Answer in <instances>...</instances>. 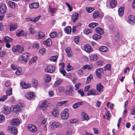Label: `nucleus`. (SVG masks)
Masks as SVG:
<instances>
[{"label": "nucleus", "instance_id": "1", "mask_svg": "<svg viewBox=\"0 0 135 135\" xmlns=\"http://www.w3.org/2000/svg\"><path fill=\"white\" fill-rule=\"evenodd\" d=\"M24 106V104L22 103H18L16 105L12 106L11 108L13 111L16 113L18 112H21Z\"/></svg>", "mask_w": 135, "mask_h": 135}, {"label": "nucleus", "instance_id": "2", "mask_svg": "<svg viewBox=\"0 0 135 135\" xmlns=\"http://www.w3.org/2000/svg\"><path fill=\"white\" fill-rule=\"evenodd\" d=\"M30 56V54L27 52H25L20 56L18 58V60L20 62L26 63L27 59Z\"/></svg>", "mask_w": 135, "mask_h": 135}, {"label": "nucleus", "instance_id": "3", "mask_svg": "<svg viewBox=\"0 0 135 135\" xmlns=\"http://www.w3.org/2000/svg\"><path fill=\"white\" fill-rule=\"evenodd\" d=\"M68 109H65L61 112V116L63 119H67L69 117Z\"/></svg>", "mask_w": 135, "mask_h": 135}, {"label": "nucleus", "instance_id": "4", "mask_svg": "<svg viewBox=\"0 0 135 135\" xmlns=\"http://www.w3.org/2000/svg\"><path fill=\"white\" fill-rule=\"evenodd\" d=\"M55 68L54 66L49 65L46 67L45 69V72L49 73H52L54 71Z\"/></svg>", "mask_w": 135, "mask_h": 135}, {"label": "nucleus", "instance_id": "5", "mask_svg": "<svg viewBox=\"0 0 135 135\" xmlns=\"http://www.w3.org/2000/svg\"><path fill=\"white\" fill-rule=\"evenodd\" d=\"M99 95L98 91L95 89H92L89 90L87 94L88 96L93 95L96 96Z\"/></svg>", "mask_w": 135, "mask_h": 135}, {"label": "nucleus", "instance_id": "6", "mask_svg": "<svg viewBox=\"0 0 135 135\" xmlns=\"http://www.w3.org/2000/svg\"><path fill=\"white\" fill-rule=\"evenodd\" d=\"M103 73V70L102 68H100L97 69L96 72V76L99 79L102 78V74Z\"/></svg>", "mask_w": 135, "mask_h": 135}, {"label": "nucleus", "instance_id": "7", "mask_svg": "<svg viewBox=\"0 0 135 135\" xmlns=\"http://www.w3.org/2000/svg\"><path fill=\"white\" fill-rule=\"evenodd\" d=\"M25 97L29 100H32L34 98L35 95L32 92H28L25 94Z\"/></svg>", "mask_w": 135, "mask_h": 135}, {"label": "nucleus", "instance_id": "8", "mask_svg": "<svg viewBox=\"0 0 135 135\" xmlns=\"http://www.w3.org/2000/svg\"><path fill=\"white\" fill-rule=\"evenodd\" d=\"M28 128L29 130L32 132H35L37 130V128L33 124H30L28 125Z\"/></svg>", "mask_w": 135, "mask_h": 135}, {"label": "nucleus", "instance_id": "9", "mask_svg": "<svg viewBox=\"0 0 135 135\" xmlns=\"http://www.w3.org/2000/svg\"><path fill=\"white\" fill-rule=\"evenodd\" d=\"M11 110L9 107L5 106L3 108L2 112L5 114H8L10 113Z\"/></svg>", "mask_w": 135, "mask_h": 135}, {"label": "nucleus", "instance_id": "10", "mask_svg": "<svg viewBox=\"0 0 135 135\" xmlns=\"http://www.w3.org/2000/svg\"><path fill=\"white\" fill-rule=\"evenodd\" d=\"M84 50L88 53H90L93 51V49L89 44H87L84 46Z\"/></svg>", "mask_w": 135, "mask_h": 135}, {"label": "nucleus", "instance_id": "11", "mask_svg": "<svg viewBox=\"0 0 135 135\" xmlns=\"http://www.w3.org/2000/svg\"><path fill=\"white\" fill-rule=\"evenodd\" d=\"M62 125L60 123L57 122H54L51 124V128L52 129L58 127H61Z\"/></svg>", "mask_w": 135, "mask_h": 135}, {"label": "nucleus", "instance_id": "12", "mask_svg": "<svg viewBox=\"0 0 135 135\" xmlns=\"http://www.w3.org/2000/svg\"><path fill=\"white\" fill-rule=\"evenodd\" d=\"M45 36V33L42 32H37L36 35V38L37 39H42L44 38Z\"/></svg>", "mask_w": 135, "mask_h": 135}, {"label": "nucleus", "instance_id": "13", "mask_svg": "<svg viewBox=\"0 0 135 135\" xmlns=\"http://www.w3.org/2000/svg\"><path fill=\"white\" fill-rule=\"evenodd\" d=\"M8 131H9L10 132H11L12 133L15 134H16L17 132V131L16 128L12 126L8 127Z\"/></svg>", "mask_w": 135, "mask_h": 135}, {"label": "nucleus", "instance_id": "14", "mask_svg": "<svg viewBox=\"0 0 135 135\" xmlns=\"http://www.w3.org/2000/svg\"><path fill=\"white\" fill-rule=\"evenodd\" d=\"M7 7L4 4H2L0 6V13L1 14L5 13L6 11Z\"/></svg>", "mask_w": 135, "mask_h": 135}, {"label": "nucleus", "instance_id": "15", "mask_svg": "<svg viewBox=\"0 0 135 135\" xmlns=\"http://www.w3.org/2000/svg\"><path fill=\"white\" fill-rule=\"evenodd\" d=\"M127 21L131 24H133L135 23V17L133 15L129 16L128 17Z\"/></svg>", "mask_w": 135, "mask_h": 135}, {"label": "nucleus", "instance_id": "16", "mask_svg": "<svg viewBox=\"0 0 135 135\" xmlns=\"http://www.w3.org/2000/svg\"><path fill=\"white\" fill-rule=\"evenodd\" d=\"M59 108L58 107H56L54 108L52 111V115L55 117H56L58 115L59 113Z\"/></svg>", "mask_w": 135, "mask_h": 135}, {"label": "nucleus", "instance_id": "17", "mask_svg": "<svg viewBox=\"0 0 135 135\" xmlns=\"http://www.w3.org/2000/svg\"><path fill=\"white\" fill-rule=\"evenodd\" d=\"M79 18V14L76 12H75L72 15L71 18L74 22H75Z\"/></svg>", "mask_w": 135, "mask_h": 135}, {"label": "nucleus", "instance_id": "18", "mask_svg": "<svg viewBox=\"0 0 135 135\" xmlns=\"http://www.w3.org/2000/svg\"><path fill=\"white\" fill-rule=\"evenodd\" d=\"M49 106V105L46 101L44 102L40 105V107L42 109V110L44 111H45L47 109V108Z\"/></svg>", "mask_w": 135, "mask_h": 135}, {"label": "nucleus", "instance_id": "19", "mask_svg": "<svg viewBox=\"0 0 135 135\" xmlns=\"http://www.w3.org/2000/svg\"><path fill=\"white\" fill-rule=\"evenodd\" d=\"M103 86L100 83H98L97 85L96 89L97 91L101 93L103 91Z\"/></svg>", "mask_w": 135, "mask_h": 135}, {"label": "nucleus", "instance_id": "20", "mask_svg": "<svg viewBox=\"0 0 135 135\" xmlns=\"http://www.w3.org/2000/svg\"><path fill=\"white\" fill-rule=\"evenodd\" d=\"M20 121L18 119H14L12 120L11 124L15 126H18L20 123Z\"/></svg>", "mask_w": 135, "mask_h": 135}, {"label": "nucleus", "instance_id": "21", "mask_svg": "<svg viewBox=\"0 0 135 135\" xmlns=\"http://www.w3.org/2000/svg\"><path fill=\"white\" fill-rule=\"evenodd\" d=\"M73 90V87L71 86L70 85L67 88L66 93V94L69 95H71L70 94L72 92Z\"/></svg>", "mask_w": 135, "mask_h": 135}, {"label": "nucleus", "instance_id": "22", "mask_svg": "<svg viewBox=\"0 0 135 135\" xmlns=\"http://www.w3.org/2000/svg\"><path fill=\"white\" fill-rule=\"evenodd\" d=\"M39 6V4L37 2H36L30 4L29 5V7L30 9H36L38 8Z\"/></svg>", "mask_w": 135, "mask_h": 135}, {"label": "nucleus", "instance_id": "23", "mask_svg": "<svg viewBox=\"0 0 135 135\" xmlns=\"http://www.w3.org/2000/svg\"><path fill=\"white\" fill-rule=\"evenodd\" d=\"M43 43L47 46H50L51 45L52 42L50 39L48 38L46 40L44 41Z\"/></svg>", "mask_w": 135, "mask_h": 135}, {"label": "nucleus", "instance_id": "24", "mask_svg": "<svg viewBox=\"0 0 135 135\" xmlns=\"http://www.w3.org/2000/svg\"><path fill=\"white\" fill-rule=\"evenodd\" d=\"M109 4L112 8H114L116 6L117 3L116 0H109Z\"/></svg>", "mask_w": 135, "mask_h": 135}, {"label": "nucleus", "instance_id": "25", "mask_svg": "<svg viewBox=\"0 0 135 135\" xmlns=\"http://www.w3.org/2000/svg\"><path fill=\"white\" fill-rule=\"evenodd\" d=\"M93 64H91L90 65H85L83 66V69L84 70L87 69L88 70H91L93 68Z\"/></svg>", "mask_w": 135, "mask_h": 135}, {"label": "nucleus", "instance_id": "26", "mask_svg": "<svg viewBox=\"0 0 135 135\" xmlns=\"http://www.w3.org/2000/svg\"><path fill=\"white\" fill-rule=\"evenodd\" d=\"M75 132V130L74 128L69 129L68 130L66 131V135H71L73 134Z\"/></svg>", "mask_w": 135, "mask_h": 135}, {"label": "nucleus", "instance_id": "27", "mask_svg": "<svg viewBox=\"0 0 135 135\" xmlns=\"http://www.w3.org/2000/svg\"><path fill=\"white\" fill-rule=\"evenodd\" d=\"M21 85L23 88L24 89H27L30 87V85L29 83H26L23 82H22L21 83Z\"/></svg>", "mask_w": 135, "mask_h": 135}, {"label": "nucleus", "instance_id": "28", "mask_svg": "<svg viewBox=\"0 0 135 135\" xmlns=\"http://www.w3.org/2000/svg\"><path fill=\"white\" fill-rule=\"evenodd\" d=\"M108 50V48L105 46H102L99 48V50L102 52H106Z\"/></svg>", "mask_w": 135, "mask_h": 135}, {"label": "nucleus", "instance_id": "29", "mask_svg": "<svg viewBox=\"0 0 135 135\" xmlns=\"http://www.w3.org/2000/svg\"><path fill=\"white\" fill-rule=\"evenodd\" d=\"M65 51L67 53L68 57H70L72 56L71 54V50L70 47H68L67 48L65 49Z\"/></svg>", "mask_w": 135, "mask_h": 135}, {"label": "nucleus", "instance_id": "30", "mask_svg": "<svg viewBox=\"0 0 135 135\" xmlns=\"http://www.w3.org/2000/svg\"><path fill=\"white\" fill-rule=\"evenodd\" d=\"M81 115L83 118L86 121L90 119L88 114L85 112H82L81 114Z\"/></svg>", "mask_w": 135, "mask_h": 135}, {"label": "nucleus", "instance_id": "31", "mask_svg": "<svg viewBox=\"0 0 135 135\" xmlns=\"http://www.w3.org/2000/svg\"><path fill=\"white\" fill-rule=\"evenodd\" d=\"M12 41V39L8 36L5 37L4 39V41L6 43H10Z\"/></svg>", "mask_w": 135, "mask_h": 135}, {"label": "nucleus", "instance_id": "32", "mask_svg": "<svg viewBox=\"0 0 135 135\" xmlns=\"http://www.w3.org/2000/svg\"><path fill=\"white\" fill-rule=\"evenodd\" d=\"M58 57V56L57 55L51 56L50 57L49 60L53 62H57Z\"/></svg>", "mask_w": 135, "mask_h": 135}, {"label": "nucleus", "instance_id": "33", "mask_svg": "<svg viewBox=\"0 0 135 135\" xmlns=\"http://www.w3.org/2000/svg\"><path fill=\"white\" fill-rule=\"evenodd\" d=\"M95 31L96 32L100 35L103 34L104 33L103 30L100 28H97L95 29Z\"/></svg>", "mask_w": 135, "mask_h": 135}, {"label": "nucleus", "instance_id": "34", "mask_svg": "<svg viewBox=\"0 0 135 135\" xmlns=\"http://www.w3.org/2000/svg\"><path fill=\"white\" fill-rule=\"evenodd\" d=\"M17 28V25L16 24H11L10 26V31H13L15 30Z\"/></svg>", "mask_w": 135, "mask_h": 135}, {"label": "nucleus", "instance_id": "35", "mask_svg": "<svg viewBox=\"0 0 135 135\" xmlns=\"http://www.w3.org/2000/svg\"><path fill=\"white\" fill-rule=\"evenodd\" d=\"M64 30L66 33L69 34L71 32V28L70 26H68L65 27Z\"/></svg>", "mask_w": 135, "mask_h": 135}, {"label": "nucleus", "instance_id": "36", "mask_svg": "<svg viewBox=\"0 0 135 135\" xmlns=\"http://www.w3.org/2000/svg\"><path fill=\"white\" fill-rule=\"evenodd\" d=\"M97 58L98 56L95 54H91L90 57V59L91 61H96L97 60Z\"/></svg>", "mask_w": 135, "mask_h": 135}, {"label": "nucleus", "instance_id": "37", "mask_svg": "<svg viewBox=\"0 0 135 135\" xmlns=\"http://www.w3.org/2000/svg\"><path fill=\"white\" fill-rule=\"evenodd\" d=\"M8 3L11 8L12 9H15V4L13 2L9 1L8 2Z\"/></svg>", "mask_w": 135, "mask_h": 135}, {"label": "nucleus", "instance_id": "38", "mask_svg": "<svg viewBox=\"0 0 135 135\" xmlns=\"http://www.w3.org/2000/svg\"><path fill=\"white\" fill-rule=\"evenodd\" d=\"M124 8V7L119 8L118 10V15L120 16H122L123 15Z\"/></svg>", "mask_w": 135, "mask_h": 135}, {"label": "nucleus", "instance_id": "39", "mask_svg": "<svg viewBox=\"0 0 135 135\" xmlns=\"http://www.w3.org/2000/svg\"><path fill=\"white\" fill-rule=\"evenodd\" d=\"M83 104V103L82 102H78L74 104L73 105V108L75 109L78 108L80 105H82Z\"/></svg>", "mask_w": 135, "mask_h": 135}, {"label": "nucleus", "instance_id": "40", "mask_svg": "<svg viewBox=\"0 0 135 135\" xmlns=\"http://www.w3.org/2000/svg\"><path fill=\"white\" fill-rule=\"evenodd\" d=\"M45 79V82L46 83H48L51 80V77L48 74L45 75L44 76Z\"/></svg>", "mask_w": 135, "mask_h": 135}, {"label": "nucleus", "instance_id": "41", "mask_svg": "<svg viewBox=\"0 0 135 135\" xmlns=\"http://www.w3.org/2000/svg\"><path fill=\"white\" fill-rule=\"evenodd\" d=\"M22 69L20 67H18L15 72L16 74L17 75H21V74Z\"/></svg>", "mask_w": 135, "mask_h": 135}, {"label": "nucleus", "instance_id": "42", "mask_svg": "<svg viewBox=\"0 0 135 135\" xmlns=\"http://www.w3.org/2000/svg\"><path fill=\"white\" fill-rule=\"evenodd\" d=\"M93 78V75L90 74L88 76L86 79V83H88L90 82L91 81V79Z\"/></svg>", "mask_w": 135, "mask_h": 135}, {"label": "nucleus", "instance_id": "43", "mask_svg": "<svg viewBox=\"0 0 135 135\" xmlns=\"http://www.w3.org/2000/svg\"><path fill=\"white\" fill-rule=\"evenodd\" d=\"M68 100H65L60 102H59L57 104V107L60 106L62 105L63 104H65L68 102Z\"/></svg>", "mask_w": 135, "mask_h": 135}, {"label": "nucleus", "instance_id": "44", "mask_svg": "<svg viewBox=\"0 0 135 135\" xmlns=\"http://www.w3.org/2000/svg\"><path fill=\"white\" fill-rule=\"evenodd\" d=\"M101 36L98 35L97 34H95L93 36V39L96 40H97L98 39H100L101 38Z\"/></svg>", "mask_w": 135, "mask_h": 135}, {"label": "nucleus", "instance_id": "45", "mask_svg": "<svg viewBox=\"0 0 135 135\" xmlns=\"http://www.w3.org/2000/svg\"><path fill=\"white\" fill-rule=\"evenodd\" d=\"M49 9L51 12L52 13H55L57 11V9L56 8H52L51 5L49 6Z\"/></svg>", "mask_w": 135, "mask_h": 135}, {"label": "nucleus", "instance_id": "46", "mask_svg": "<svg viewBox=\"0 0 135 135\" xmlns=\"http://www.w3.org/2000/svg\"><path fill=\"white\" fill-rule=\"evenodd\" d=\"M24 51V47H23L22 46H20L19 45V46H18V51L20 53H22L23 51Z\"/></svg>", "mask_w": 135, "mask_h": 135}, {"label": "nucleus", "instance_id": "47", "mask_svg": "<svg viewBox=\"0 0 135 135\" xmlns=\"http://www.w3.org/2000/svg\"><path fill=\"white\" fill-rule=\"evenodd\" d=\"M73 67L70 65V63L68 64V65L67 66V70L68 71H70L73 70Z\"/></svg>", "mask_w": 135, "mask_h": 135}, {"label": "nucleus", "instance_id": "48", "mask_svg": "<svg viewBox=\"0 0 135 135\" xmlns=\"http://www.w3.org/2000/svg\"><path fill=\"white\" fill-rule=\"evenodd\" d=\"M65 4L67 6L68 8V11L70 12L71 11L73 10L72 7L70 5L69 3L68 2H66Z\"/></svg>", "mask_w": 135, "mask_h": 135}, {"label": "nucleus", "instance_id": "49", "mask_svg": "<svg viewBox=\"0 0 135 135\" xmlns=\"http://www.w3.org/2000/svg\"><path fill=\"white\" fill-rule=\"evenodd\" d=\"M97 23H92L89 24V26L90 28H93L98 25Z\"/></svg>", "mask_w": 135, "mask_h": 135}, {"label": "nucleus", "instance_id": "50", "mask_svg": "<svg viewBox=\"0 0 135 135\" xmlns=\"http://www.w3.org/2000/svg\"><path fill=\"white\" fill-rule=\"evenodd\" d=\"M86 9L88 13H90L94 11V9L93 8L87 7L86 8Z\"/></svg>", "mask_w": 135, "mask_h": 135}, {"label": "nucleus", "instance_id": "51", "mask_svg": "<svg viewBox=\"0 0 135 135\" xmlns=\"http://www.w3.org/2000/svg\"><path fill=\"white\" fill-rule=\"evenodd\" d=\"M99 16V12L97 11H95L93 13V17L94 18L98 17Z\"/></svg>", "mask_w": 135, "mask_h": 135}, {"label": "nucleus", "instance_id": "52", "mask_svg": "<svg viewBox=\"0 0 135 135\" xmlns=\"http://www.w3.org/2000/svg\"><path fill=\"white\" fill-rule=\"evenodd\" d=\"M92 30H91L86 29L84 31V32L85 34H88L92 32Z\"/></svg>", "mask_w": 135, "mask_h": 135}, {"label": "nucleus", "instance_id": "53", "mask_svg": "<svg viewBox=\"0 0 135 135\" xmlns=\"http://www.w3.org/2000/svg\"><path fill=\"white\" fill-rule=\"evenodd\" d=\"M29 30L30 33L31 34H33L35 32V29L31 27H30L29 28Z\"/></svg>", "mask_w": 135, "mask_h": 135}, {"label": "nucleus", "instance_id": "54", "mask_svg": "<svg viewBox=\"0 0 135 135\" xmlns=\"http://www.w3.org/2000/svg\"><path fill=\"white\" fill-rule=\"evenodd\" d=\"M7 95H4L2 97L0 98V102H4L7 99Z\"/></svg>", "mask_w": 135, "mask_h": 135}, {"label": "nucleus", "instance_id": "55", "mask_svg": "<svg viewBox=\"0 0 135 135\" xmlns=\"http://www.w3.org/2000/svg\"><path fill=\"white\" fill-rule=\"evenodd\" d=\"M50 36L51 38H54L56 37V32H52L50 33Z\"/></svg>", "mask_w": 135, "mask_h": 135}, {"label": "nucleus", "instance_id": "56", "mask_svg": "<svg viewBox=\"0 0 135 135\" xmlns=\"http://www.w3.org/2000/svg\"><path fill=\"white\" fill-rule=\"evenodd\" d=\"M37 59V57L36 56L33 57V58L31 59L29 61V63L30 64H31L33 62H35L36 60Z\"/></svg>", "mask_w": 135, "mask_h": 135}, {"label": "nucleus", "instance_id": "57", "mask_svg": "<svg viewBox=\"0 0 135 135\" xmlns=\"http://www.w3.org/2000/svg\"><path fill=\"white\" fill-rule=\"evenodd\" d=\"M18 46H19V45H17L16 46H15L13 47L12 50L14 52H16L18 51Z\"/></svg>", "mask_w": 135, "mask_h": 135}, {"label": "nucleus", "instance_id": "58", "mask_svg": "<svg viewBox=\"0 0 135 135\" xmlns=\"http://www.w3.org/2000/svg\"><path fill=\"white\" fill-rule=\"evenodd\" d=\"M62 79L61 78H59V79H58L56 81L55 83V86L58 85L61 82H62Z\"/></svg>", "mask_w": 135, "mask_h": 135}, {"label": "nucleus", "instance_id": "59", "mask_svg": "<svg viewBox=\"0 0 135 135\" xmlns=\"http://www.w3.org/2000/svg\"><path fill=\"white\" fill-rule=\"evenodd\" d=\"M77 74L79 76H81L83 74V71L82 69H79L77 72Z\"/></svg>", "mask_w": 135, "mask_h": 135}, {"label": "nucleus", "instance_id": "60", "mask_svg": "<svg viewBox=\"0 0 135 135\" xmlns=\"http://www.w3.org/2000/svg\"><path fill=\"white\" fill-rule=\"evenodd\" d=\"M16 35L18 37L23 36L24 35V32L23 31L21 30L18 33H17Z\"/></svg>", "mask_w": 135, "mask_h": 135}, {"label": "nucleus", "instance_id": "61", "mask_svg": "<svg viewBox=\"0 0 135 135\" xmlns=\"http://www.w3.org/2000/svg\"><path fill=\"white\" fill-rule=\"evenodd\" d=\"M96 64L97 65L101 66L104 65V62L102 60H100L97 62Z\"/></svg>", "mask_w": 135, "mask_h": 135}, {"label": "nucleus", "instance_id": "62", "mask_svg": "<svg viewBox=\"0 0 135 135\" xmlns=\"http://www.w3.org/2000/svg\"><path fill=\"white\" fill-rule=\"evenodd\" d=\"M40 47L39 44L38 42L35 43L33 46V48L38 49Z\"/></svg>", "mask_w": 135, "mask_h": 135}, {"label": "nucleus", "instance_id": "63", "mask_svg": "<svg viewBox=\"0 0 135 135\" xmlns=\"http://www.w3.org/2000/svg\"><path fill=\"white\" fill-rule=\"evenodd\" d=\"M12 88H11L9 90L6 91V92L7 94L8 95H12Z\"/></svg>", "mask_w": 135, "mask_h": 135}, {"label": "nucleus", "instance_id": "64", "mask_svg": "<svg viewBox=\"0 0 135 135\" xmlns=\"http://www.w3.org/2000/svg\"><path fill=\"white\" fill-rule=\"evenodd\" d=\"M74 40L76 44H78L79 42V37L78 36H75L74 37Z\"/></svg>", "mask_w": 135, "mask_h": 135}]
</instances>
